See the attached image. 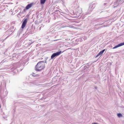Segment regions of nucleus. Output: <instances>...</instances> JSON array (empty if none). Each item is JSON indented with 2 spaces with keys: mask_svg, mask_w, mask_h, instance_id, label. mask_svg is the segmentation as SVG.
<instances>
[{
  "mask_svg": "<svg viewBox=\"0 0 124 124\" xmlns=\"http://www.w3.org/2000/svg\"><path fill=\"white\" fill-rule=\"evenodd\" d=\"M45 68V64L44 61L38 62L35 67V70L39 71L43 70Z\"/></svg>",
  "mask_w": 124,
  "mask_h": 124,
  "instance_id": "nucleus-1",
  "label": "nucleus"
},
{
  "mask_svg": "<svg viewBox=\"0 0 124 124\" xmlns=\"http://www.w3.org/2000/svg\"><path fill=\"white\" fill-rule=\"evenodd\" d=\"M63 51L62 52L61 51L57 52L56 53H54L51 56V59H53L54 58L55 56H58L61 53H63Z\"/></svg>",
  "mask_w": 124,
  "mask_h": 124,
  "instance_id": "nucleus-2",
  "label": "nucleus"
},
{
  "mask_svg": "<svg viewBox=\"0 0 124 124\" xmlns=\"http://www.w3.org/2000/svg\"><path fill=\"white\" fill-rule=\"evenodd\" d=\"M27 20L26 19H24L23 22L22 24V25L21 28L22 29H23L26 26V24L27 23Z\"/></svg>",
  "mask_w": 124,
  "mask_h": 124,
  "instance_id": "nucleus-3",
  "label": "nucleus"
},
{
  "mask_svg": "<svg viewBox=\"0 0 124 124\" xmlns=\"http://www.w3.org/2000/svg\"><path fill=\"white\" fill-rule=\"evenodd\" d=\"M79 12L78 11V13H79V15L78 16V18L80 16H81L82 15V9L80 8L78 9ZM79 18H81L82 19L83 18V17H82L81 16L79 17Z\"/></svg>",
  "mask_w": 124,
  "mask_h": 124,
  "instance_id": "nucleus-4",
  "label": "nucleus"
},
{
  "mask_svg": "<svg viewBox=\"0 0 124 124\" xmlns=\"http://www.w3.org/2000/svg\"><path fill=\"white\" fill-rule=\"evenodd\" d=\"M33 5V3L28 5L25 7L26 9V10L29 9V8H31Z\"/></svg>",
  "mask_w": 124,
  "mask_h": 124,
  "instance_id": "nucleus-5",
  "label": "nucleus"
},
{
  "mask_svg": "<svg viewBox=\"0 0 124 124\" xmlns=\"http://www.w3.org/2000/svg\"><path fill=\"white\" fill-rule=\"evenodd\" d=\"M105 49H104L102 50L96 56L95 58H96L98 57L99 56H101L104 53V52L105 51Z\"/></svg>",
  "mask_w": 124,
  "mask_h": 124,
  "instance_id": "nucleus-6",
  "label": "nucleus"
},
{
  "mask_svg": "<svg viewBox=\"0 0 124 124\" xmlns=\"http://www.w3.org/2000/svg\"><path fill=\"white\" fill-rule=\"evenodd\" d=\"M121 46V44L120 43L118 44V45H117L115 46H114V47H113V49H115L117 47H120V46Z\"/></svg>",
  "mask_w": 124,
  "mask_h": 124,
  "instance_id": "nucleus-7",
  "label": "nucleus"
},
{
  "mask_svg": "<svg viewBox=\"0 0 124 124\" xmlns=\"http://www.w3.org/2000/svg\"><path fill=\"white\" fill-rule=\"evenodd\" d=\"M46 0H40V2L41 4H44Z\"/></svg>",
  "mask_w": 124,
  "mask_h": 124,
  "instance_id": "nucleus-8",
  "label": "nucleus"
},
{
  "mask_svg": "<svg viewBox=\"0 0 124 124\" xmlns=\"http://www.w3.org/2000/svg\"><path fill=\"white\" fill-rule=\"evenodd\" d=\"M117 116H118L119 117H120L121 116H122V114L121 113H118L117 114Z\"/></svg>",
  "mask_w": 124,
  "mask_h": 124,
  "instance_id": "nucleus-9",
  "label": "nucleus"
},
{
  "mask_svg": "<svg viewBox=\"0 0 124 124\" xmlns=\"http://www.w3.org/2000/svg\"><path fill=\"white\" fill-rule=\"evenodd\" d=\"M121 46L124 45V42L122 43H120Z\"/></svg>",
  "mask_w": 124,
  "mask_h": 124,
  "instance_id": "nucleus-10",
  "label": "nucleus"
},
{
  "mask_svg": "<svg viewBox=\"0 0 124 124\" xmlns=\"http://www.w3.org/2000/svg\"><path fill=\"white\" fill-rule=\"evenodd\" d=\"M94 88L96 89H97V87L95 86H94Z\"/></svg>",
  "mask_w": 124,
  "mask_h": 124,
  "instance_id": "nucleus-11",
  "label": "nucleus"
},
{
  "mask_svg": "<svg viewBox=\"0 0 124 124\" xmlns=\"http://www.w3.org/2000/svg\"><path fill=\"white\" fill-rule=\"evenodd\" d=\"M92 124H98L97 123H93Z\"/></svg>",
  "mask_w": 124,
  "mask_h": 124,
  "instance_id": "nucleus-12",
  "label": "nucleus"
},
{
  "mask_svg": "<svg viewBox=\"0 0 124 124\" xmlns=\"http://www.w3.org/2000/svg\"><path fill=\"white\" fill-rule=\"evenodd\" d=\"M58 39H56V40H54V41H57V40H58Z\"/></svg>",
  "mask_w": 124,
  "mask_h": 124,
  "instance_id": "nucleus-13",
  "label": "nucleus"
},
{
  "mask_svg": "<svg viewBox=\"0 0 124 124\" xmlns=\"http://www.w3.org/2000/svg\"><path fill=\"white\" fill-rule=\"evenodd\" d=\"M104 5H105V3H104Z\"/></svg>",
  "mask_w": 124,
  "mask_h": 124,
  "instance_id": "nucleus-14",
  "label": "nucleus"
},
{
  "mask_svg": "<svg viewBox=\"0 0 124 124\" xmlns=\"http://www.w3.org/2000/svg\"><path fill=\"white\" fill-rule=\"evenodd\" d=\"M104 5H105V3H104Z\"/></svg>",
  "mask_w": 124,
  "mask_h": 124,
  "instance_id": "nucleus-15",
  "label": "nucleus"
},
{
  "mask_svg": "<svg viewBox=\"0 0 124 124\" xmlns=\"http://www.w3.org/2000/svg\"><path fill=\"white\" fill-rule=\"evenodd\" d=\"M104 5H105V3H104Z\"/></svg>",
  "mask_w": 124,
  "mask_h": 124,
  "instance_id": "nucleus-16",
  "label": "nucleus"
},
{
  "mask_svg": "<svg viewBox=\"0 0 124 124\" xmlns=\"http://www.w3.org/2000/svg\"><path fill=\"white\" fill-rule=\"evenodd\" d=\"M0 108H1V106H0Z\"/></svg>",
  "mask_w": 124,
  "mask_h": 124,
  "instance_id": "nucleus-17",
  "label": "nucleus"
}]
</instances>
